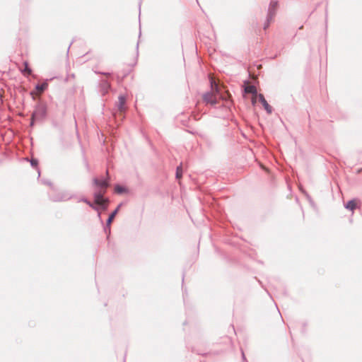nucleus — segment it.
Instances as JSON below:
<instances>
[{"instance_id": "f257e3e1", "label": "nucleus", "mask_w": 362, "mask_h": 362, "mask_svg": "<svg viewBox=\"0 0 362 362\" xmlns=\"http://www.w3.org/2000/svg\"><path fill=\"white\" fill-rule=\"evenodd\" d=\"M32 115L34 119H37V122L43 121L47 115V107L46 104L42 103H37L35 107Z\"/></svg>"}, {"instance_id": "f03ea898", "label": "nucleus", "mask_w": 362, "mask_h": 362, "mask_svg": "<svg viewBox=\"0 0 362 362\" xmlns=\"http://www.w3.org/2000/svg\"><path fill=\"white\" fill-rule=\"evenodd\" d=\"M72 198V195L67 192H59L54 196H50V199L53 202H64Z\"/></svg>"}, {"instance_id": "7ed1b4c3", "label": "nucleus", "mask_w": 362, "mask_h": 362, "mask_svg": "<svg viewBox=\"0 0 362 362\" xmlns=\"http://www.w3.org/2000/svg\"><path fill=\"white\" fill-rule=\"evenodd\" d=\"M361 205V202L359 199H353L349 200L347 203L344 204V207L346 209L349 210L354 213V210L357 208H360Z\"/></svg>"}, {"instance_id": "20e7f679", "label": "nucleus", "mask_w": 362, "mask_h": 362, "mask_svg": "<svg viewBox=\"0 0 362 362\" xmlns=\"http://www.w3.org/2000/svg\"><path fill=\"white\" fill-rule=\"evenodd\" d=\"M202 98L204 102L207 104L216 105L217 103L216 96L211 91L205 93Z\"/></svg>"}, {"instance_id": "39448f33", "label": "nucleus", "mask_w": 362, "mask_h": 362, "mask_svg": "<svg viewBox=\"0 0 362 362\" xmlns=\"http://www.w3.org/2000/svg\"><path fill=\"white\" fill-rule=\"evenodd\" d=\"M93 183L95 186L103 189V190H106V189L109 187L108 179H102L99 180L97 177L93 179Z\"/></svg>"}, {"instance_id": "423d86ee", "label": "nucleus", "mask_w": 362, "mask_h": 362, "mask_svg": "<svg viewBox=\"0 0 362 362\" xmlns=\"http://www.w3.org/2000/svg\"><path fill=\"white\" fill-rule=\"evenodd\" d=\"M258 99H259V101L262 104L266 112L268 114H271L273 111V109H272V106H270L268 104L267 101L264 98V96L262 94L259 93L258 95Z\"/></svg>"}, {"instance_id": "0eeeda50", "label": "nucleus", "mask_w": 362, "mask_h": 362, "mask_svg": "<svg viewBox=\"0 0 362 362\" xmlns=\"http://www.w3.org/2000/svg\"><path fill=\"white\" fill-rule=\"evenodd\" d=\"M110 84L107 80H102L100 83V92L103 95L108 93Z\"/></svg>"}, {"instance_id": "6e6552de", "label": "nucleus", "mask_w": 362, "mask_h": 362, "mask_svg": "<svg viewBox=\"0 0 362 362\" xmlns=\"http://www.w3.org/2000/svg\"><path fill=\"white\" fill-rule=\"evenodd\" d=\"M105 192H106V190H99V191L94 192L93 197H94L95 204L97 203H100L102 201H103L105 199V197H104V194Z\"/></svg>"}, {"instance_id": "1a4fd4ad", "label": "nucleus", "mask_w": 362, "mask_h": 362, "mask_svg": "<svg viewBox=\"0 0 362 362\" xmlns=\"http://www.w3.org/2000/svg\"><path fill=\"white\" fill-rule=\"evenodd\" d=\"M126 98L123 95H120L118 97V103H117V109L119 112H124L125 110Z\"/></svg>"}, {"instance_id": "9d476101", "label": "nucleus", "mask_w": 362, "mask_h": 362, "mask_svg": "<svg viewBox=\"0 0 362 362\" xmlns=\"http://www.w3.org/2000/svg\"><path fill=\"white\" fill-rule=\"evenodd\" d=\"M244 92L245 93L252 94L253 96L258 97V95H259V94H257V88L254 85L247 84V86H245L244 87Z\"/></svg>"}, {"instance_id": "9b49d317", "label": "nucleus", "mask_w": 362, "mask_h": 362, "mask_svg": "<svg viewBox=\"0 0 362 362\" xmlns=\"http://www.w3.org/2000/svg\"><path fill=\"white\" fill-rule=\"evenodd\" d=\"M277 6L278 2L276 1H272L271 3L269 4L267 13L274 16L276 15Z\"/></svg>"}, {"instance_id": "f8f14e48", "label": "nucleus", "mask_w": 362, "mask_h": 362, "mask_svg": "<svg viewBox=\"0 0 362 362\" xmlns=\"http://www.w3.org/2000/svg\"><path fill=\"white\" fill-rule=\"evenodd\" d=\"M121 204H119L117 206V207L109 215L106 221H107L109 223H112V222L113 221L115 216L117 215V214L118 213V211L121 206Z\"/></svg>"}, {"instance_id": "ddd939ff", "label": "nucleus", "mask_w": 362, "mask_h": 362, "mask_svg": "<svg viewBox=\"0 0 362 362\" xmlns=\"http://www.w3.org/2000/svg\"><path fill=\"white\" fill-rule=\"evenodd\" d=\"M48 86L47 82H44L42 83H37L35 85V89L39 92H44Z\"/></svg>"}, {"instance_id": "4468645a", "label": "nucleus", "mask_w": 362, "mask_h": 362, "mask_svg": "<svg viewBox=\"0 0 362 362\" xmlns=\"http://www.w3.org/2000/svg\"><path fill=\"white\" fill-rule=\"evenodd\" d=\"M108 204H109V200H108V199L105 198L100 203H97L95 204L98 205L97 206H98V208L100 207L103 210H106L107 209Z\"/></svg>"}, {"instance_id": "2eb2a0df", "label": "nucleus", "mask_w": 362, "mask_h": 362, "mask_svg": "<svg viewBox=\"0 0 362 362\" xmlns=\"http://www.w3.org/2000/svg\"><path fill=\"white\" fill-rule=\"evenodd\" d=\"M25 68L22 70V73L25 75H30L32 74V69L30 68L28 62H24L23 63Z\"/></svg>"}, {"instance_id": "dca6fc26", "label": "nucleus", "mask_w": 362, "mask_h": 362, "mask_svg": "<svg viewBox=\"0 0 362 362\" xmlns=\"http://www.w3.org/2000/svg\"><path fill=\"white\" fill-rule=\"evenodd\" d=\"M81 202H85L86 204H87L90 207H91L93 209L95 210V211H98L99 210V208L98 206H95V204H93V203H91L88 199H87L86 198H82L81 199Z\"/></svg>"}, {"instance_id": "f3484780", "label": "nucleus", "mask_w": 362, "mask_h": 362, "mask_svg": "<svg viewBox=\"0 0 362 362\" xmlns=\"http://www.w3.org/2000/svg\"><path fill=\"white\" fill-rule=\"evenodd\" d=\"M111 223H109L107 221H106L105 225L103 227V230L105 233L107 235V238H109V236L110 235L111 228H110Z\"/></svg>"}, {"instance_id": "a211bd4d", "label": "nucleus", "mask_w": 362, "mask_h": 362, "mask_svg": "<svg viewBox=\"0 0 362 362\" xmlns=\"http://www.w3.org/2000/svg\"><path fill=\"white\" fill-rule=\"evenodd\" d=\"M115 190L118 194H122L127 191V189L119 185H116L115 187Z\"/></svg>"}, {"instance_id": "6ab92c4d", "label": "nucleus", "mask_w": 362, "mask_h": 362, "mask_svg": "<svg viewBox=\"0 0 362 362\" xmlns=\"http://www.w3.org/2000/svg\"><path fill=\"white\" fill-rule=\"evenodd\" d=\"M175 175H176L177 179H180L182 177V165H180L179 166L177 167Z\"/></svg>"}, {"instance_id": "aec40b11", "label": "nucleus", "mask_w": 362, "mask_h": 362, "mask_svg": "<svg viewBox=\"0 0 362 362\" xmlns=\"http://www.w3.org/2000/svg\"><path fill=\"white\" fill-rule=\"evenodd\" d=\"M30 165H31V166H33L34 168H37L38 160L36 158H32L30 160ZM37 169L38 171V174L40 175V170L38 168H37Z\"/></svg>"}, {"instance_id": "412c9836", "label": "nucleus", "mask_w": 362, "mask_h": 362, "mask_svg": "<svg viewBox=\"0 0 362 362\" xmlns=\"http://www.w3.org/2000/svg\"><path fill=\"white\" fill-rule=\"evenodd\" d=\"M274 17V16H272L271 14L267 13L266 21L270 24V23L272 21Z\"/></svg>"}, {"instance_id": "4be33fe9", "label": "nucleus", "mask_w": 362, "mask_h": 362, "mask_svg": "<svg viewBox=\"0 0 362 362\" xmlns=\"http://www.w3.org/2000/svg\"><path fill=\"white\" fill-rule=\"evenodd\" d=\"M35 122H37V119H34V117H33V115H31V121H30V126L33 127Z\"/></svg>"}, {"instance_id": "5701e85b", "label": "nucleus", "mask_w": 362, "mask_h": 362, "mask_svg": "<svg viewBox=\"0 0 362 362\" xmlns=\"http://www.w3.org/2000/svg\"><path fill=\"white\" fill-rule=\"evenodd\" d=\"M96 74H102V75H105V76H110V73L109 72H102V71H95Z\"/></svg>"}, {"instance_id": "b1692460", "label": "nucleus", "mask_w": 362, "mask_h": 362, "mask_svg": "<svg viewBox=\"0 0 362 362\" xmlns=\"http://www.w3.org/2000/svg\"><path fill=\"white\" fill-rule=\"evenodd\" d=\"M269 26V23H267V21H265V23L264 24V27H263L264 30H267Z\"/></svg>"}, {"instance_id": "393cba45", "label": "nucleus", "mask_w": 362, "mask_h": 362, "mask_svg": "<svg viewBox=\"0 0 362 362\" xmlns=\"http://www.w3.org/2000/svg\"><path fill=\"white\" fill-rule=\"evenodd\" d=\"M257 97V96H253L252 95V105H255L256 103V98Z\"/></svg>"}, {"instance_id": "a878e982", "label": "nucleus", "mask_w": 362, "mask_h": 362, "mask_svg": "<svg viewBox=\"0 0 362 362\" xmlns=\"http://www.w3.org/2000/svg\"><path fill=\"white\" fill-rule=\"evenodd\" d=\"M242 358H243V361H245V360H246V358H245V354H244V352H243V351H242Z\"/></svg>"}, {"instance_id": "bb28decb", "label": "nucleus", "mask_w": 362, "mask_h": 362, "mask_svg": "<svg viewBox=\"0 0 362 362\" xmlns=\"http://www.w3.org/2000/svg\"><path fill=\"white\" fill-rule=\"evenodd\" d=\"M45 184L47 185H52V183L51 182L49 181H47V182H44Z\"/></svg>"}, {"instance_id": "cd10ccee", "label": "nucleus", "mask_w": 362, "mask_h": 362, "mask_svg": "<svg viewBox=\"0 0 362 362\" xmlns=\"http://www.w3.org/2000/svg\"><path fill=\"white\" fill-rule=\"evenodd\" d=\"M98 216L100 218L101 222L103 223V221H102L101 217H100V212H98Z\"/></svg>"}, {"instance_id": "c85d7f7f", "label": "nucleus", "mask_w": 362, "mask_h": 362, "mask_svg": "<svg viewBox=\"0 0 362 362\" xmlns=\"http://www.w3.org/2000/svg\"><path fill=\"white\" fill-rule=\"evenodd\" d=\"M211 88L213 89L214 88V84L212 82H211Z\"/></svg>"}, {"instance_id": "c756f323", "label": "nucleus", "mask_w": 362, "mask_h": 362, "mask_svg": "<svg viewBox=\"0 0 362 362\" xmlns=\"http://www.w3.org/2000/svg\"><path fill=\"white\" fill-rule=\"evenodd\" d=\"M138 47H139V42H137L136 44V49H138Z\"/></svg>"}, {"instance_id": "7c9ffc66", "label": "nucleus", "mask_w": 362, "mask_h": 362, "mask_svg": "<svg viewBox=\"0 0 362 362\" xmlns=\"http://www.w3.org/2000/svg\"><path fill=\"white\" fill-rule=\"evenodd\" d=\"M182 282L184 281V274L182 275Z\"/></svg>"}]
</instances>
